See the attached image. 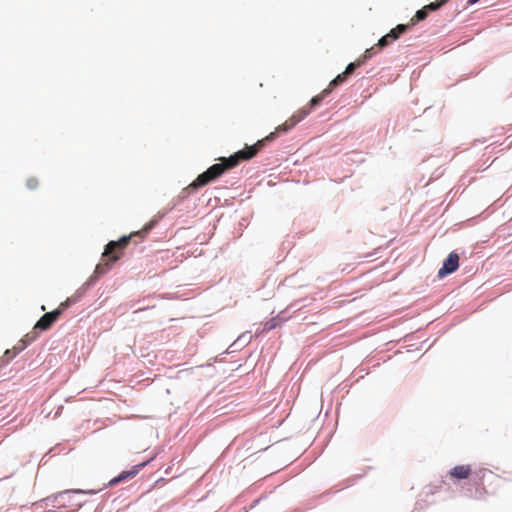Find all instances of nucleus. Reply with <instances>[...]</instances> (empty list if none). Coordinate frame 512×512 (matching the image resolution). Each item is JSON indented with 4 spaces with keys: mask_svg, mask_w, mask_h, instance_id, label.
Instances as JSON below:
<instances>
[{
    "mask_svg": "<svg viewBox=\"0 0 512 512\" xmlns=\"http://www.w3.org/2000/svg\"><path fill=\"white\" fill-rule=\"evenodd\" d=\"M166 212H158L152 219H150L140 231L134 232V234H140L142 238L146 237L150 231H152L158 223L165 217Z\"/></svg>",
    "mask_w": 512,
    "mask_h": 512,
    "instance_id": "9",
    "label": "nucleus"
},
{
    "mask_svg": "<svg viewBox=\"0 0 512 512\" xmlns=\"http://www.w3.org/2000/svg\"><path fill=\"white\" fill-rule=\"evenodd\" d=\"M459 259V254L456 251L450 252L438 270V278L442 279L454 273L459 268Z\"/></svg>",
    "mask_w": 512,
    "mask_h": 512,
    "instance_id": "6",
    "label": "nucleus"
},
{
    "mask_svg": "<svg viewBox=\"0 0 512 512\" xmlns=\"http://www.w3.org/2000/svg\"><path fill=\"white\" fill-rule=\"evenodd\" d=\"M259 502V499L255 500L253 504L251 505V508H253L257 503Z\"/></svg>",
    "mask_w": 512,
    "mask_h": 512,
    "instance_id": "34",
    "label": "nucleus"
},
{
    "mask_svg": "<svg viewBox=\"0 0 512 512\" xmlns=\"http://www.w3.org/2000/svg\"><path fill=\"white\" fill-rule=\"evenodd\" d=\"M44 507H47V506H46L45 504H42V506H39V507H38V509H36V510H37V511H38V510H41V509H43Z\"/></svg>",
    "mask_w": 512,
    "mask_h": 512,
    "instance_id": "35",
    "label": "nucleus"
},
{
    "mask_svg": "<svg viewBox=\"0 0 512 512\" xmlns=\"http://www.w3.org/2000/svg\"><path fill=\"white\" fill-rule=\"evenodd\" d=\"M429 13L426 10L425 7H422L421 9L417 10L413 18L411 19L410 23H407L406 25H411V28L417 25L419 22L425 20L428 17Z\"/></svg>",
    "mask_w": 512,
    "mask_h": 512,
    "instance_id": "14",
    "label": "nucleus"
},
{
    "mask_svg": "<svg viewBox=\"0 0 512 512\" xmlns=\"http://www.w3.org/2000/svg\"><path fill=\"white\" fill-rule=\"evenodd\" d=\"M132 235H135L134 232L131 235L121 236L117 241L108 242L102 253V258H105L108 262L115 264L121 258L122 251L130 242Z\"/></svg>",
    "mask_w": 512,
    "mask_h": 512,
    "instance_id": "4",
    "label": "nucleus"
},
{
    "mask_svg": "<svg viewBox=\"0 0 512 512\" xmlns=\"http://www.w3.org/2000/svg\"><path fill=\"white\" fill-rule=\"evenodd\" d=\"M90 288H85V284H83L73 296H71V302L77 303L89 290Z\"/></svg>",
    "mask_w": 512,
    "mask_h": 512,
    "instance_id": "22",
    "label": "nucleus"
},
{
    "mask_svg": "<svg viewBox=\"0 0 512 512\" xmlns=\"http://www.w3.org/2000/svg\"><path fill=\"white\" fill-rule=\"evenodd\" d=\"M449 1L450 0H436L434 2H431V3L427 4V5H425L424 7L428 11V13H430V12H434V11L439 10L440 8H442Z\"/></svg>",
    "mask_w": 512,
    "mask_h": 512,
    "instance_id": "18",
    "label": "nucleus"
},
{
    "mask_svg": "<svg viewBox=\"0 0 512 512\" xmlns=\"http://www.w3.org/2000/svg\"><path fill=\"white\" fill-rule=\"evenodd\" d=\"M331 94V89H324L319 95H316L311 98L308 103V107H304L301 110H309V114L312 110L318 107L321 102Z\"/></svg>",
    "mask_w": 512,
    "mask_h": 512,
    "instance_id": "11",
    "label": "nucleus"
},
{
    "mask_svg": "<svg viewBox=\"0 0 512 512\" xmlns=\"http://www.w3.org/2000/svg\"><path fill=\"white\" fill-rule=\"evenodd\" d=\"M75 304L74 302H71V298H67L64 302H62L59 306V309L63 312L67 310L70 306Z\"/></svg>",
    "mask_w": 512,
    "mask_h": 512,
    "instance_id": "30",
    "label": "nucleus"
},
{
    "mask_svg": "<svg viewBox=\"0 0 512 512\" xmlns=\"http://www.w3.org/2000/svg\"><path fill=\"white\" fill-rule=\"evenodd\" d=\"M379 52V49H377L376 46H372L365 50L363 55L358 58L362 65H364L368 60H370L374 55H376Z\"/></svg>",
    "mask_w": 512,
    "mask_h": 512,
    "instance_id": "17",
    "label": "nucleus"
},
{
    "mask_svg": "<svg viewBox=\"0 0 512 512\" xmlns=\"http://www.w3.org/2000/svg\"><path fill=\"white\" fill-rule=\"evenodd\" d=\"M411 25L398 24L395 28L391 29L386 35L391 42L396 41L402 34L408 32Z\"/></svg>",
    "mask_w": 512,
    "mask_h": 512,
    "instance_id": "12",
    "label": "nucleus"
},
{
    "mask_svg": "<svg viewBox=\"0 0 512 512\" xmlns=\"http://www.w3.org/2000/svg\"><path fill=\"white\" fill-rule=\"evenodd\" d=\"M364 475H365V473H364V474H357V475H354V476H352V477L347 478V479L344 481V484H345V485H344V488H347V487L353 486V485L355 484V482H356L358 479L362 478Z\"/></svg>",
    "mask_w": 512,
    "mask_h": 512,
    "instance_id": "26",
    "label": "nucleus"
},
{
    "mask_svg": "<svg viewBox=\"0 0 512 512\" xmlns=\"http://www.w3.org/2000/svg\"><path fill=\"white\" fill-rule=\"evenodd\" d=\"M50 315H47L46 313L43 314L40 319L35 324V329L40 331H46L48 330L54 323L53 319H50Z\"/></svg>",
    "mask_w": 512,
    "mask_h": 512,
    "instance_id": "13",
    "label": "nucleus"
},
{
    "mask_svg": "<svg viewBox=\"0 0 512 512\" xmlns=\"http://www.w3.org/2000/svg\"><path fill=\"white\" fill-rule=\"evenodd\" d=\"M472 473L470 465H456L448 471L447 476L460 481L469 479Z\"/></svg>",
    "mask_w": 512,
    "mask_h": 512,
    "instance_id": "8",
    "label": "nucleus"
},
{
    "mask_svg": "<svg viewBox=\"0 0 512 512\" xmlns=\"http://www.w3.org/2000/svg\"><path fill=\"white\" fill-rule=\"evenodd\" d=\"M26 186L28 189L30 190H33L35 189L37 186H38V181L37 179L35 178H29L27 181H26Z\"/></svg>",
    "mask_w": 512,
    "mask_h": 512,
    "instance_id": "32",
    "label": "nucleus"
},
{
    "mask_svg": "<svg viewBox=\"0 0 512 512\" xmlns=\"http://www.w3.org/2000/svg\"><path fill=\"white\" fill-rule=\"evenodd\" d=\"M75 304L74 302H71V298H67L64 302H62L59 306V309L63 312L67 310L70 306Z\"/></svg>",
    "mask_w": 512,
    "mask_h": 512,
    "instance_id": "31",
    "label": "nucleus"
},
{
    "mask_svg": "<svg viewBox=\"0 0 512 512\" xmlns=\"http://www.w3.org/2000/svg\"><path fill=\"white\" fill-rule=\"evenodd\" d=\"M252 340V334L249 331L242 333L231 345V352H235L237 350L242 349L246 345H248Z\"/></svg>",
    "mask_w": 512,
    "mask_h": 512,
    "instance_id": "10",
    "label": "nucleus"
},
{
    "mask_svg": "<svg viewBox=\"0 0 512 512\" xmlns=\"http://www.w3.org/2000/svg\"><path fill=\"white\" fill-rule=\"evenodd\" d=\"M90 288H85V284H83L73 296H71V302L77 303L89 290Z\"/></svg>",
    "mask_w": 512,
    "mask_h": 512,
    "instance_id": "19",
    "label": "nucleus"
},
{
    "mask_svg": "<svg viewBox=\"0 0 512 512\" xmlns=\"http://www.w3.org/2000/svg\"><path fill=\"white\" fill-rule=\"evenodd\" d=\"M152 459L153 457L132 466L131 469L121 471L117 476H115L109 481L108 486L113 487L118 485L119 483L134 478L141 471L142 468L147 466L152 461Z\"/></svg>",
    "mask_w": 512,
    "mask_h": 512,
    "instance_id": "5",
    "label": "nucleus"
},
{
    "mask_svg": "<svg viewBox=\"0 0 512 512\" xmlns=\"http://www.w3.org/2000/svg\"><path fill=\"white\" fill-rule=\"evenodd\" d=\"M90 288H85V284H83L73 296H71V302L77 303L89 290Z\"/></svg>",
    "mask_w": 512,
    "mask_h": 512,
    "instance_id": "21",
    "label": "nucleus"
},
{
    "mask_svg": "<svg viewBox=\"0 0 512 512\" xmlns=\"http://www.w3.org/2000/svg\"><path fill=\"white\" fill-rule=\"evenodd\" d=\"M30 344V340H21L19 342L18 345H16L14 348H13V351L15 352L16 355H18L20 352H22L24 349H26V347Z\"/></svg>",
    "mask_w": 512,
    "mask_h": 512,
    "instance_id": "25",
    "label": "nucleus"
},
{
    "mask_svg": "<svg viewBox=\"0 0 512 512\" xmlns=\"http://www.w3.org/2000/svg\"><path fill=\"white\" fill-rule=\"evenodd\" d=\"M486 472H488V469L479 468L478 470H475L472 474H474L477 479L481 480L484 478Z\"/></svg>",
    "mask_w": 512,
    "mask_h": 512,
    "instance_id": "29",
    "label": "nucleus"
},
{
    "mask_svg": "<svg viewBox=\"0 0 512 512\" xmlns=\"http://www.w3.org/2000/svg\"><path fill=\"white\" fill-rule=\"evenodd\" d=\"M104 263L97 264L93 274L86 280L85 288H92L96 282L105 275L114 264L108 262L105 258H102Z\"/></svg>",
    "mask_w": 512,
    "mask_h": 512,
    "instance_id": "7",
    "label": "nucleus"
},
{
    "mask_svg": "<svg viewBox=\"0 0 512 512\" xmlns=\"http://www.w3.org/2000/svg\"><path fill=\"white\" fill-rule=\"evenodd\" d=\"M94 493L93 490H81V489H71L65 490L62 492H58L52 494L40 501H37L33 504L34 509H38L39 506L45 504L46 506H51L53 508H63L67 507L71 503L72 495L74 494H90Z\"/></svg>",
    "mask_w": 512,
    "mask_h": 512,
    "instance_id": "3",
    "label": "nucleus"
},
{
    "mask_svg": "<svg viewBox=\"0 0 512 512\" xmlns=\"http://www.w3.org/2000/svg\"><path fill=\"white\" fill-rule=\"evenodd\" d=\"M47 315H50V319L52 320L53 319V323H55L58 318L60 317V315L62 314V311L59 309V307L51 312H47L46 313Z\"/></svg>",
    "mask_w": 512,
    "mask_h": 512,
    "instance_id": "28",
    "label": "nucleus"
},
{
    "mask_svg": "<svg viewBox=\"0 0 512 512\" xmlns=\"http://www.w3.org/2000/svg\"><path fill=\"white\" fill-rule=\"evenodd\" d=\"M15 357V352L13 350L7 349L3 355V365H7Z\"/></svg>",
    "mask_w": 512,
    "mask_h": 512,
    "instance_id": "27",
    "label": "nucleus"
},
{
    "mask_svg": "<svg viewBox=\"0 0 512 512\" xmlns=\"http://www.w3.org/2000/svg\"><path fill=\"white\" fill-rule=\"evenodd\" d=\"M90 288H85V284H83L73 296H71V302L77 303L89 290Z\"/></svg>",
    "mask_w": 512,
    "mask_h": 512,
    "instance_id": "20",
    "label": "nucleus"
},
{
    "mask_svg": "<svg viewBox=\"0 0 512 512\" xmlns=\"http://www.w3.org/2000/svg\"><path fill=\"white\" fill-rule=\"evenodd\" d=\"M361 66H362L361 62L359 61V59H357V60H356V61H354V62H350V63L346 66L345 71H344L343 73H345V75H346V76H347V75H350V74L354 73V71H355L357 68H359V67H361Z\"/></svg>",
    "mask_w": 512,
    "mask_h": 512,
    "instance_id": "23",
    "label": "nucleus"
},
{
    "mask_svg": "<svg viewBox=\"0 0 512 512\" xmlns=\"http://www.w3.org/2000/svg\"><path fill=\"white\" fill-rule=\"evenodd\" d=\"M256 156L255 145H245L241 150L236 151L229 157L221 158L220 163L211 165L206 171L199 174L197 178L189 185L192 191L207 185L208 183L216 180L227 170L236 167L241 161H247Z\"/></svg>",
    "mask_w": 512,
    "mask_h": 512,
    "instance_id": "1",
    "label": "nucleus"
},
{
    "mask_svg": "<svg viewBox=\"0 0 512 512\" xmlns=\"http://www.w3.org/2000/svg\"><path fill=\"white\" fill-rule=\"evenodd\" d=\"M480 0H467V4L468 5H474L476 3H478Z\"/></svg>",
    "mask_w": 512,
    "mask_h": 512,
    "instance_id": "33",
    "label": "nucleus"
},
{
    "mask_svg": "<svg viewBox=\"0 0 512 512\" xmlns=\"http://www.w3.org/2000/svg\"><path fill=\"white\" fill-rule=\"evenodd\" d=\"M282 322H284V319L281 318L280 314H278L277 316L272 317L271 319L264 323L263 330L271 331L280 326Z\"/></svg>",
    "mask_w": 512,
    "mask_h": 512,
    "instance_id": "15",
    "label": "nucleus"
},
{
    "mask_svg": "<svg viewBox=\"0 0 512 512\" xmlns=\"http://www.w3.org/2000/svg\"><path fill=\"white\" fill-rule=\"evenodd\" d=\"M309 115V110H299L297 114L293 115L289 120L279 125L275 131L271 132L265 138L258 140L254 145L256 148V154L261 151L266 145L277 139L280 134L287 133L296 124L301 122Z\"/></svg>",
    "mask_w": 512,
    "mask_h": 512,
    "instance_id": "2",
    "label": "nucleus"
},
{
    "mask_svg": "<svg viewBox=\"0 0 512 512\" xmlns=\"http://www.w3.org/2000/svg\"><path fill=\"white\" fill-rule=\"evenodd\" d=\"M390 43H392L390 41V39L387 37V35H384L382 36L379 40H378V43L375 45L377 47V49L382 50L384 49L385 47H387Z\"/></svg>",
    "mask_w": 512,
    "mask_h": 512,
    "instance_id": "24",
    "label": "nucleus"
},
{
    "mask_svg": "<svg viewBox=\"0 0 512 512\" xmlns=\"http://www.w3.org/2000/svg\"><path fill=\"white\" fill-rule=\"evenodd\" d=\"M346 80L347 76L345 73H340L330 81L329 86L326 89H331L332 92L334 89L342 85Z\"/></svg>",
    "mask_w": 512,
    "mask_h": 512,
    "instance_id": "16",
    "label": "nucleus"
}]
</instances>
